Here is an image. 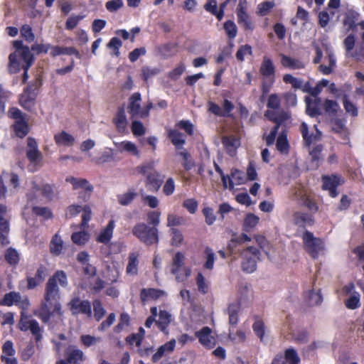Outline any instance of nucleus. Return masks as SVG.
Masks as SVG:
<instances>
[{
    "mask_svg": "<svg viewBox=\"0 0 364 364\" xmlns=\"http://www.w3.org/2000/svg\"><path fill=\"white\" fill-rule=\"evenodd\" d=\"M168 137L177 149H183V146L186 143V137L182 133L176 129H169Z\"/></svg>",
    "mask_w": 364,
    "mask_h": 364,
    "instance_id": "28",
    "label": "nucleus"
},
{
    "mask_svg": "<svg viewBox=\"0 0 364 364\" xmlns=\"http://www.w3.org/2000/svg\"><path fill=\"white\" fill-rule=\"evenodd\" d=\"M165 295V292L163 290L149 288V289H142L140 292V299L141 301L144 304L146 301L150 299H157L161 296Z\"/></svg>",
    "mask_w": 364,
    "mask_h": 364,
    "instance_id": "25",
    "label": "nucleus"
},
{
    "mask_svg": "<svg viewBox=\"0 0 364 364\" xmlns=\"http://www.w3.org/2000/svg\"><path fill=\"white\" fill-rule=\"evenodd\" d=\"M58 282L61 287H67L68 278L64 271L55 272L53 276L48 280L44 299L41 302L40 309L34 313L44 323H48L53 314H56L60 316L63 314L59 301L60 289L57 284Z\"/></svg>",
    "mask_w": 364,
    "mask_h": 364,
    "instance_id": "1",
    "label": "nucleus"
},
{
    "mask_svg": "<svg viewBox=\"0 0 364 364\" xmlns=\"http://www.w3.org/2000/svg\"><path fill=\"white\" fill-rule=\"evenodd\" d=\"M26 157L30 161L28 169L31 172L37 171L42 166L43 154L38 149V145L35 139H27Z\"/></svg>",
    "mask_w": 364,
    "mask_h": 364,
    "instance_id": "4",
    "label": "nucleus"
},
{
    "mask_svg": "<svg viewBox=\"0 0 364 364\" xmlns=\"http://www.w3.org/2000/svg\"><path fill=\"white\" fill-rule=\"evenodd\" d=\"M132 232L140 242L148 246L157 245L159 240L158 228L150 227L144 223H136Z\"/></svg>",
    "mask_w": 364,
    "mask_h": 364,
    "instance_id": "3",
    "label": "nucleus"
},
{
    "mask_svg": "<svg viewBox=\"0 0 364 364\" xmlns=\"http://www.w3.org/2000/svg\"><path fill=\"white\" fill-rule=\"evenodd\" d=\"M223 144L231 156L235 154L236 149L240 146V141L235 136H224L223 138Z\"/></svg>",
    "mask_w": 364,
    "mask_h": 364,
    "instance_id": "33",
    "label": "nucleus"
},
{
    "mask_svg": "<svg viewBox=\"0 0 364 364\" xmlns=\"http://www.w3.org/2000/svg\"><path fill=\"white\" fill-rule=\"evenodd\" d=\"M245 9L243 3H239L237 9V22L245 30L252 31L254 26L249 15L245 11Z\"/></svg>",
    "mask_w": 364,
    "mask_h": 364,
    "instance_id": "18",
    "label": "nucleus"
},
{
    "mask_svg": "<svg viewBox=\"0 0 364 364\" xmlns=\"http://www.w3.org/2000/svg\"><path fill=\"white\" fill-rule=\"evenodd\" d=\"M82 288L87 289L92 294L100 293L105 287V282L100 277L95 278L89 283L82 284Z\"/></svg>",
    "mask_w": 364,
    "mask_h": 364,
    "instance_id": "26",
    "label": "nucleus"
},
{
    "mask_svg": "<svg viewBox=\"0 0 364 364\" xmlns=\"http://www.w3.org/2000/svg\"><path fill=\"white\" fill-rule=\"evenodd\" d=\"M340 178L336 176H323V188L327 190L329 192L330 196L335 198L338 196L336 188L341 184Z\"/></svg>",
    "mask_w": 364,
    "mask_h": 364,
    "instance_id": "19",
    "label": "nucleus"
},
{
    "mask_svg": "<svg viewBox=\"0 0 364 364\" xmlns=\"http://www.w3.org/2000/svg\"><path fill=\"white\" fill-rule=\"evenodd\" d=\"M323 108L326 113L335 114L339 109V105L336 101L327 99L324 101Z\"/></svg>",
    "mask_w": 364,
    "mask_h": 364,
    "instance_id": "56",
    "label": "nucleus"
},
{
    "mask_svg": "<svg viewBox=\"0 0 364 364\" xmlns=\"http://www.w3.org/2000/svg\"><path fill=\"white\" fill-rule=\"evenodd\" d=\"M346 306L350 309H355L360 306V294L358 292H353V294L346 300Z\"/></svg>",
    "mask_w": 364,
    "mask_h": 364,
    "instance_id": "60",
    "label": "nucleus"
},
{
    "mask_svg": "<svg viewBox=\"0 0 364 364\" xmlns=\"http://www.w3.org/2000/svg\"><path fill=\"white\" fill-rule=\"evenodd\" d=\"M65 355L64 360L67 364H80L86 359L84 352L74 345H70L66 348Z\"/></svg>",
    "mask_w": 364,
    "mask_h": 364,
    "instance_id": "14",
    "label": "nucleus"
},
{
    "mask_svg": "<svg viewBox=\"0 0 364 364\" xmlns=\"http://www.w3.org/2000/svg\"><path fill=\"white\" fill-rule=\"evenodd\" d=\"M17 55H18L20 59L23 61L22 67H26V68H29L32 65L34 61V56L32 54L29 47H25L23 48V50L18 53Z\"/></svg>",
    "mask_w": 364,
    "mask_h": 364,
    "instance_id": "40",
    "label": "nucleus"
},
{
    "mask_svg": "<svg viewBox=\"0 0 364 364\" xmlns=\"http://www.w3.org/2000/svg\"><path fill=\"white\" fill-rule=\"evenodd\" d=\"M9 115L15 120L14 124V130L16 135L20 138H23L29 132L28 119L19 109L12 107L9 111Z\"/></svg>",
    "mask_w": 364,
    "mask_h": 364,
    "instance_id": "6",
    "label": "nucleus"
},
{
    "mask_svg": "<svg viewBox=\"0 0 364 364\" xmlns=\"http://www.w3.org/2000/svg\"><path fill=\"white\" fill-rule=\"evenodd\" d=\"M305 301L309 306H311L321 304L323 301V298L320 290L316 291L314 290L309 291L305 296Z\"/></svg>",
    "mask_w": 364,
    "mask_h": 364,
    "instance_id": "37",
    "label": "nucleus"
},
{
    "mask_svg": "<svg viewBox=\"0 0 364 364\" xmlns=\"http://www.w3.org/2000/svg\"><path fill=\"white\" fill-rule=\"evenodd\" d=\"M113 122L114 123L118 132L121 133L125 132L127 126V120L125 111L123 107H120L118 109L115 117L113 119Z\"/></svg>",
    "mask_w": 364,
    "mask_h": 364,
    "instance_id": "30",
    "label": "nucleus"
},
{
    "mask_svg": "<svg viewBox=\"0 0 364 364\" xmlns=\"http://www.w3.org/2000/svg\"><path fill=\"white\" fill-rule=\"evenodd\" d=\"M19 325L21 331H30L35 336L36 342H39L41 340L42 329L36 320L28 317L21 318Z\"/></svg>",
    "mask_w": 364,
    "mask_h": 364,
    "instance_id": "12",
    "label": "nucleus"
},
{
    "mask_svg": "<svg viewBox=\"0 0 364 364\" xmlns=\"http://www.w3.org/2000/svg\"><path fill=\"white\" fill-rule=\"evenodd\" d=\"M20 33L22 38L28 43L33 42L35 40V34L33 32L32 28L28 25L24 24L20 28Z\"/></svg>",
    "mask_w": 364,
    "mask_h": 364,
    "instance_id": "49",
    "label": "nucleus"
},
{
    "mask_svg": "<svg viewBox=\"0 0 364 364\" xmlns=\"http://www.w3.org/2000/svg\"><path fill=\"white\" fill-rule=\"evenodd\" d=\"M259 218L252 213H249L246 215L244 223L243 230L245 232H250L259 223Z\"/></svg>",
    "mask_w": 364,
    "mask_h": 364,
    "instance_id": "42",
    "label": "nucleus"
},
{
    "mask_svg": "<svg viewBox=\"0 0 364 364\" xmlns=\"http://www.w3.org/2000/svg\"><path fill=\"white\" fill-rule=\"evenodd\" d=\"M305 250L314 258L318 257V254L323 250V242L315 237L312 232L306 231L302 236Z\"/></svg>",
    "mask_w": 364,
    "mask_h": 364,
    "instance_id": "8",
    "label": "nucleus"
},
{
    "mask_svg": "<svg viewBox=\"0 0 364 364\" xmlns=\"http://www.w3.org/2000/svg\"><path fill=\"white\" fill-rule=\"evenodd\" d=\"M68 306L73 315L81 314L88 317L92 316L91 304L88 300H82L80 297L75 296L70 301Z\"/></svg>",
    "mask_w": 364,
    "mask_h": 364,
    "instance_id": "11",
    "label": "nucleus"
},
{
    "mask_svg": "<svg viewBox=\"0 0 364 364\" xmlns=\"http://www.w3.org/2000/svg\"><path fill=\"white\" fill-rule=\"evenodd\" d=\"M240 310V304L238 302L230 304L225 310L228 315L229 323L235 326L238 322V314Z\"/></svg>",
    "mask_w": 364,
    "mask_h": 364,
    "instance_id": "31",
    "label": "nucleus"
},
{
    "mask_svg": "<svg viewBox=\"0 0 364 364\" xmlns=\"http://www.w3.org/2000/svg\"><path fill=\"white\" fill-rule=\"evenodd\" d=\"M224 30L230 39H233L237 34V28L234 21L228 20L224 23Z\"/></svg>",
    "mask_w": 364,
    "mask_h": 364,
    "instance_id": "50",
    "label": "nucleus"
},
{
    "mask_svg": "<svg viewBox=\"0 0 364 364\" xmlns=\"http://www.w3.org/2000/svg\"><path fill=\"white\" fill-rule=\"evenodd\" d=\"M161 70L159 68L149 67V66H144L141 68V76L144 80H148L149 78L156 76L159 73H160Z\"/></svg>",
    "mask_w": 364,
    "mask_h": 364,
    "instance_id": "53",
    "label": "nucleus"
},
{
    "mask_svg": "<svg viewBox=\"0 0 364 364\" xmlns=\"http://www.w3.org/2000/svg\"><path fill=\"white\" fill-rule=\"evenodd\" d=\"M17 56L16 53H12L9 56L8 70L11 74L19 72L21 68H22L20 61L17 59Z\"/></svg>",
    "mask_w": 364,
    "mask_h": 364,
    "instance_id": "43",
    "label": "nucleus"
},
{
    "mask_svg": "<svg viewBox=\"0 0 364 364\" xmlns=\"http://www.w3.org/2000/svg\"><path fill=\"white\" fill-rule=\"evenodd\" d=\"M141 101V97L139 92H134L129 97L127 110L132 119H144L147 117V111H143Z\"/></svg>",
    "mask_w": 364,
    "mask_h": 364,
    "instance_id": "10",
    "label": "nucleus"
},
{
    "mask_svg": "<svg viewBox=\"0 0 364 364\" xmlns=\"http://www.w3.org/2000/svg\"><path fill=\"white\" fill-rule=\"evenodd\" d=\"M37 93L35 89L31 86L25 88L23 92L21 95L19 102L20 105L26 109L31 110L36 102Z\"/></svg>",
    "mask_w": 364,
    "mask_h": 364,
    "instance_id": "16",
    "label": "nucleus"
},
{
    "mask_svg": "<svg viewBox=\"0 0 364 364\" xmlns=\"http://www.w3.org/2000/svg\"><path fill=\"white\" fill-rule=\"evenodd\" d=\"M306 108V112L311 117H315L316 116L321 115V112L318 105H316V102H313V100L309 97H305L304 99Z\"/></svg>",
    "mask_w": 364,
    "mask_h": 364,
    "instance_id": "41",
    "label": "nucleus"
},
{
    "mask_svg": "<svg viewBox=\"0 0 364 364\" xmlns=\"http://www.w3.org/2000/svg\"><path fill=\"white\" fill-rule=\"evenodd\" d=\"M201 345L207 348H212L216 344V339L212 335V330L208 326H205L195 333Z\"/></svg>",
    "mask_w": 364,
    "mask_h": 364,
    "instance_id": "15",
    "label": "nucleus"
},
{
    "mask_svg": "<svg viewBox=\"0 0 364 364\" xmlns=\"http://www.w3.org/2000/svg\"><path fill=\"white\" fill-rule=\"evenodd\" d=\"M65 181L72 184L74 189H83L91 185L90 182L85 178H77L73 176L67 177Z\"/></svg>",
    "mask_w": 364,
    "mask_h": 364,
    "instance_id": "47",
    "label": "nucleus"
},
{
    "mask_svg": "<svg viewBox=\"0 0 364 364\" xmlns=\"http://www.w3.org/2000/svg\"><path fill=\"white\" fill-rule=\"evenodd\" d=\"M0 304L8 306H11L13 304L19 305L21 304L28 306L29 302L27 298L21 300V296L19 293L11 291L4 295V297Z\"/></svg>",
    "mask_w": 364,
    "mask_h": 364,
    "instance_id": "21",
    "label": "nucleus"
},
{
    "mask_svg": "<svg viewBox=\"0 0 364 364\" xmlns=\"http://www.w3.org/2000/svg\"><path fill=\"white\" fill-rule=\"evenodd\" d=\"M246 181L243 172L234 169L231 171V178L229 181V188L232 189L236 185L243 184Z\"/></svg>",
    "mask_w": 364,
    "mask_h": 364,
    "instance_id": "39",
    "label": "nucleus"
},
{
    "mask_svg": "<svg viewBox=\"0 0 364 364\" xmlns=\"http://www.w3.org/2000/svg\"><path fill=\"white\" fill-rule=\"evenodd\" d=\"M275 4L273 1H264L259 4L257 6L258 14L260 16H266L268 14L271 9L274 6Z\"/></svg>",
    "mask_w": 364,
    "mask_h": 364,
    "instance_id": "62",
    "label": "nucleus"
},
{
    "mask_svg": "<svg viewBox=\"0 0 364 364\" xmlns=\"http://www.w3.org/2000/svg\"><path fill=\"white\" fill-rule=\"evenodd\" d=\"M281 64L283 67L291 70H299L305 67V63L301 60L284 54L281 55Z\"/></svg>",
    "mask_w": 364,
    "mask_h": 364,
    "instance_id": "24",
    "label": "nucleus"
},
{
    "mask_svg": "<svg viewBox=\"0 0 364 364\" xmlns=\"http://www.w3.org/2000/svg\"><path fill=\"white\" fill-rule=\"evenodd\" d=\"M116 148L119 151H127L131 154L133 156H139V151L136 147V146L132 141H123L122 142H114Z\"/></svg>",
    "mask_w": 364,
    "mask_h": 364,
    "instance_id": "32",
    "label": "nucleus"
},
{
    "mask_svg": "<svg viewBox=\"0 0 364 364\" xmlns=\"http://www.w3.org/2000/svg\"><path fill=\"white\" fill-rule=\"evenodd\" d=\"M291 115L288 112L282 111L277 114V117H269V120L274 122L276 124L275 126H278V128H279L280 124L289 119Z\"/></svg>",
    "mask_w": 364,
    "mask_h": 364,
    "instance_id": "64",
    "label": "nucleus"
},
{
    "mask_svg": "<svg viewBox=\"0 0 364 364\" xmlns=\"http://www.w3.org/2000/svg\"><path fill=\"white\" fill-rule=\"evenodd\" d=\"M299 200L301 205H305L312 212H316L318 209L316 203L312 200L306 193L301 195Z\"/></svg>",
    "mask_w": 364,
    "mask_h": 364,
    "instance_id": "58",
    "label": "nucleus"
},
{
    "mask_svg": "<svg viewBox=\"0 0 364 364\" xmlns=\"http://www.w3.org/2000/svg\"><path fill=\"white\" fill-rule=\"evenodd\" d=\"M5 259L10 264L14 265L18 262L19 255L16 250L9 248L5 254Z\"/></svg>",
    "mask_w": 364,
    "mask_h": 364,
    "instance_id": "61",
    "label": "nucleus"
},
{
    "mask_svg": "<svg viewBox=\"0 0 364 364\" xmlns=\"http://www.w3.org/2000/svg\"><path fill=\"white\" fill-rule=\"evenodd\" d=\"M53 139L55 144L59 146L70 147L75 143V138L65 131L56 133Z\"/></svg>",
    "mask_w": 364,
    "mask_h": 364,
    "instance_id": "20",
    "label": "nucleus"
},
{
    "mask_svg": "<svg viewBox=\"0 0 364 364\" xmlns=\"http://www.w3.org/2000/svg\"><path fill=\"white\" fill-rule=\"evenodd\" d=\"M41 191V195L47 201H51L57 198L58 193L53 186L46 183L42 186L38 185L37 181L33 178L31 181V188L27 193L28 199L31 201L36 200L38 198L37 193Z\"/></svg>",
    "mask_w": 364,
    "mask_h": 364,
    "instance_id": "5",
    "label": "nucleus"
},
{
    "mask_svg": "<svg viewBox=\"0 0 364 364\" xmlns=\"http://www.w3.org/2000/svg\"><path fill=\"white\" fill-rule=\"evenodd\" d=\"M243 257L242 262V269L247 273H252L257 268V259H259L260 255L259 250L252 246H250L243 250L241 253Z\"/></svg>",
    "mask_w": 364,
    "mask_h": 364,
    "instance_id": "7",
    "label": "nucleus"
},
{
    "mask_svg": "<svg viewBox=\"0 0 364 364\" xmlns=\"http://www.w3.org/2000/svg\"><path fill=\"white\" fill-rule=\"evenodd\" d=\"M63 249V241L57 234L55 235L50 242V251L53 255L58 256Z\"/></svg>",
    "mask_w": 364,
    "mask_h": 364,
    "instance_id": "38",
    "label": "nucleus"
},
{
    "mask_svg": "<svg viewBox=\"0 0 364 364\" xmlns=\"http://www.w3.org/2000/svg\"><path fill=\"white\" fill-rule=\"evenodd\" d=\"M82 211H83L82 215V223L81 227L85 229L87 227L89 221L92 218V210L90 205H86L82 208Z\"/></svg>",
    "mask_w": 364,
    "mask_h": 364,
    "instance_id": "63",
    "label": "nucleus"
},
{
    "mask_svg": "<svg viewBox=\"0 0 364 364\" xmlns=\"http://www.w3.org/2000/svg\"><path fill=\"white\" fill-rule=\"evenodd\" d=\"M114 228V223L113 220H110L106 228L98 235L97 241L104 244L108 243L112 237Z\"/></svg>",
    "mask_w": 364,
    "mask_h": 364,
    "instance_id": "34",
    "label": "nucleus"
},
{
    "mask_svg": "<svg viewBox=\"0 0 364 364\" xmlns=\"http://www.w3.org/2000/svg\"><path fill=\"white\" fill-rule=\"evenodd\" d=\"M259 73L263 77L264 80L274 83L276 75V69L272 60L264 55L262 58V61L259 67Z\"/></svg>",
    "mask_w": 364,
    "mask_h": 364,
    "instance_id": "13",
    "label": "nucleus"
},
{
    "mask_svg": "<svg viewBox=\"0 0 364 364\" xmlns=\"http://www.w3.org/2000/svg\"><path fill=\"white\" fill-rule=\"evenodd\" d=\"M72 241L78 245H85L90 239V234L85 230L73 233L71 236Z\"/></svg>",
    "mask_w": 364,
    "mask_h": 364,
    "instance_id": "46",
    "label": "nucleus"
},
{
    "mask_svg": "<svg viewBox=\"0 0 364 364\" xmlns=\"http://www.w3.org/2000/svg\"><path fill=\"white\" fill-rule=\"evenodd\" d=\"M359 16V14L353 10H349L346 12L343 23L348 31L356 26Z\"/></svg>",
    "mask_w": 364,
    "mask_h": 364,
    "instance_id": "36",
    "label": "nucleus"
},
{
    "mask_svg": "<svg viewBox=\"0 0 364 364\" xmlns=\"http://www.w3.org/2000/svg\"><path fill=\"white\" fill-rule=\"evenodd\" d=\"M285 360L289 364H298L300 362V358L296 351L293 348H288L285 350Z\"/></svg>",
    "mask_w": 364,
    "mask_h": 364,
    "instance_id": "59",
    "label": "nucleus"
},
{
    "mask_svg": "<svg viewBox=\"0 0 364 364\" xmlns=\"http://www.w3.org/2000/svg\"><path fill=\"white\" fill-rule=\"evenodd\" d=\"M343 107L346 112L350 114L353 117L358 116V112L356 106L352 103L349 100L347 95L343 96Z\"/></svg>",
    "mask_w": 364,
    "mask_h": 364,
    "instance_id": "55",
    "label": "nucleus"
},
{
    "mask_svg": "<svg viewBox=\"0 0 364 364\" xmlns=\"http://www.w3.org/2000/svg\"><path fill=\"white\" fill-rule=\"evenodd\" d=\"M139 254L131 252L128 257V262L126 267V273L130 276H136L138 274Z\"/></svg>",
    "mask_w": 364,
    "mask_h": 364,
    "instance_id": "29",
    "label": "nucleus"
},
{
    "mask_svg": "<svg viewBox=\"0 0 364 364\" xmlns=\"http://www.w3.org/2000/svg\"><path fill=\"white\" fill-rule=\"evenodd\" d=\"M94 318L96 321H100L106 314V310L103 307L102 303L98 299L92 301Z\"/></svg>",
    "mask_w": 364,
    "mask_h": 364,
    "instance_id": "44",
    "label": "nucleus"
},
{
    "mask_svg": "<svg viewBox=\"0 0 364 364\" xmlns=\"http://www.w3.org/2000/svg\"><path fill=\"white\" fill-rule=\"evenodd\" d=\"M185 261L184 255L178 252L173 257L171 274L176 276L178 282H183L191 274V270L188 268L183 267Z\"/></svg>",
    "mask_w": 364,
    "mask_h": 364,
    "instance_id": "9",
    "label": "nucleus"
},
{
    "mask_svg": "<svg viewBox=\"0 0 364 364\" xmlns=\"http://www.w3.org/2000/svg\"><path fill=\"white\" fill-rule=\"evenodd\" d=\"M300 132L302 135L304 144L310 147L312 144H314L320 140L321 132L316 129V132H309L308 125L305 122H302L300 126Z\"/></svg>",
    "mask_w": 364,
    "mask_h": 364,
    "instance_id": "17",
    "label": "nucleus"
},
{
    "mask_svg": "<svg viewBox=\"0 0 364 364\" xmlns=\"http://www.w3.org/2000/svg\"><path fill=\"white\" fill-rule=\"evenodd\" d=\"M136 171L146 177L145 185L149 191L157 192L160 189L165 176L155 169L154 162L140 165Z\"/></svg>",
    "mask_w": 364,
    "mask_h": 364,
    "instance_id": "2",
    "label": "nucleus"
},
{
    "mask_svg": "<svg viewBox=\"0 0 364 364\" xmlns=\"http://www.w3.org/2000/svg\"><path fill=\"white\" fill-rule=\"evenodd\" d=\"M159 318L156 321L158 328L164 333H168L167 328L172 321L171 314L166 310H160Z\"/></svg>",
    "mask_w": 364,
    "mask_h": 364,
    "instance_id": "23",
    "label": "nucleus"
},
{
    "mask_svg": "<svg viewBox=\"0 0 364 364\" xmlns=\"http://www.w3.org/2000/svg\"><path fill=\"white\" fill-rule=\"evenodd\" d=\"M10 218H0V245L5 246L9 243L8 235L9 233Z\"/></svg>",
    "mask_w": 364,
    "mask_h": 364,
    "instance_id": "27",
    "label": "nucleus"
},
{
    "mask_svg": "<svg viewBox=\"0 0 364 364\" xmlns=\"http://www.w3.org/2000/svg\"><path fill=\"white\" fill-rule=\"evenodd\" d=\"M277 149L282 154H287L289 151V143L287 139V134L284 132L279 136L277 140Z\"/></svg>",
    "mask_w": 364,
    "mask_h": 364,
    "instance_id": "48",
    "label": "nucleus"
},
{
    "mask_svg": "<svg viewBox=\"0 0 364 364\" xmlns=\"http://www.w3.org/2000/svg\"><path fill=\"white\" fill-rule=\"evenodd\" d=\"M204 253L205 257V262L203 264V267L205 269L212 270L214 267L215 254L214 253L213 250L209 247H205Z\"/></svg>",
    "mask_w": 364,
    "mask_h": 364,
    "instance_id": "45",
    "label": "nucleus"
},
{
    "mask_svg": "<svg viewBox=\"0 0 364 364\" xmlns=\"http://www.w3.org/2000/svg\"><path fill=\"white\" fill-rule=\"evenodd\" d=\"M137 196L134 191H128L117 196L118 202L122 205H128Z\"/></svg>",
    "mask_w": 364,
    "mask_h": 364,
    "instance_id": "51",
    "label": "nucleus"
},
{
    "mask_svg": "<svg viewBox=\"0 0 364 364\" xmlns=\"http://www.w3.org/2000/svg\"><path fill=\"white\" fill-rule=\"evenodd\" d=\"M178 155H180L183 159V166L186 171L191 170L195 165L194 161L191 159L189 153L186 149H181V151L178 153Z\"/></svg>",
    "mask_w": 364,
    "mask_h": 364,
    "instance_id": "54",
    "label": "nucleus"
},
{
    "mask_svg": "<svg viewBox=\"0 0 364 364\" xmlns=\"http://www.w3.org/2000/svg\"><path fill=\"white\" fill-rule=\"evenodd\" d=\"M176 346V341L175 339H172L170 341L166 343L165 344L161 346L157 351L152 356V361L154 363H156L159 361L162 356L171 353Z\"/></svg>",
    "mask_w": 364,
    "mask_h": 364,
    "instance_id": "22",
    "label": "nucleus"
},
{
    "mask_svg": "<svg viewBox=\"0 0 364 364\" xmlns=\"http://www.w3.org/2000/svg\"><path fill=\"white\" fill-rule=\"evenodd\" d=\"M323 150V146L321 145H317L311 151H309V154L311 159V162L313 164L314 167L318 166V162L321 159V151Z\"/></svg>",
    "mask_w": 364,
    "mask_h": 364,
    "instance_id": "52",
    "label": "nucleus"
},
{
    "mask_svg": "<svg viewBox=\"0 0 364 364\" xmlns=\"http://www.w3.org/2000/svg\"><path fill=\"white\" fill-rule=\"evenodd\" d=\"M293 220L296 225L301 227L312 225L314 223L312 215L301 213H296L294 215H293Z\"/></svg>",
    "mask_w": 364,
    "mask_h": 364,
    "instance_id": "35",
    "label": "nucleus"
},
{
    "mask_svg": "<svg viewBox=\"0 0 364 364\" xmlns=\"http://www.w3.org/2000/svg\"><path fill=\"white\" fill-rule=\"evenodd\" d=\"M283 80L287 84H291L295 89H299L302 87L303 80L301 79L294 77L291 74H285L283 76Z\"/></svg>",
    "mask_w": 364,
    "mask_h": 364,
    "instance_id": "57",
    "label": "nucleus"
}]
</instances>
